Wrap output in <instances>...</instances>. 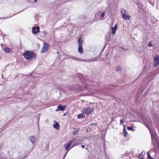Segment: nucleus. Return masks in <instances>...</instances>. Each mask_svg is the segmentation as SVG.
<instances>
[{"instance_id":"nucleus-1","label":"nucleus","mask_w":159,"mask_h":159,"mask_svg":"<svg viewBox=\"0 0 159 159\" xmlns=\"http://www.w3.org/2000/svg\"><path fill=\"white\" fill-rule=\"evenodd\" d=\"M23 56L26 59L30 60L34 58L36 54L34 52L27 51L23 54Z\"/></svg>"},{"instance_id":"nucleus-2","label":"nucleus","mask_w":159,"mask_h":159,"mask_svg":"<svg viewBox=\"0 0 159 159\" xmlns=\"http://www.w3.org/2000/svg\"><path fill=\"white\" fill-rule=\"evenodd\" d=\"M152 143L154 147V149L156 150L159 148V143L155 135L151 134Z\"/></svg>"},{"instance_id":"nucleus-3","label":"nucleus","mask_w":159,"mask_h":159,"mask_svg":"<svg viewBox=\"0 0 159 159\" xmlns=\"http://www.w3.org/2000/svg\"><path fill=\"white\" fill-rule=\"evenodd\" d=\"M94 110V109L93 107H87L83 108L81 111V112L84 115L86 114V115L88 116L92 113Z\"/></svg>"},{"instance_id":"nucleus-4","label":"nucleus","mask_w":159,"mask_h":159,"mask_svg":"<svg viewBox=\"0 0 159 159\" xmlns=\"http://www.w3.org/2000/svg\"><path fill=\"white\" fill-rule=\"evenodd\" d=\"M78 42L79 44L78 48L79 52L80 53H82L83 52L82 45L83 43V41L81 37L80 38H79L78 39Z\"/></svg>"},{"instance_id":"nucleus-5","label":"nucleus","mask_w":159,"mask_h":159,"mask_svg":"<svg viewBox=\"0 0 159 159\" xmlns=\"http://www.w3.org/2000/svg\"><path fill=\"white\" fill-rule=\"evenodd\" d=\"M121 13L122 14V16L123 19L125 20H130V16L128 14V15L126 14L127 12L126 10L124 8L122 9L121 10Z\"/></svg>"},{"instance_id":"nucleus-6","label":"nucleus","mask_w":159,"mask_h":159,"mask_svg":"<svg viewBox=\"0 0 159 159\" xmlns=\"http://www.w3.org/2000/svg\"><path fill=\"white\" fill-rule=\"evenodd\" d=\"M49 48V45L48 44L45 42L43 43V46L42 48L41 51V53H44L46 52Z\"/></svg>"},{"instance_id":"nucleus-7","label":"nucleus","mask_w":159,"mask_h":159,"mask_svg":"<svg viewBox=\"0 0 159 159\" xmlns=\"http://www.w3.org/2000/svg\"><path fill=\"white\" fill-rule=\"evenodd\" d=\"M74 140L75 139H73L72 140H70L68 142L67 144H65L64 147L66 150H67V152L69 150V149H68L69 147L70 146L71 144L73 142Z\"/></svg>"},{"instance_id":"nucleus-8","label":"nucleus","mask_w":159,"mask_h":159,"mask_svg":"<svg viewBox=\"0 0 159 159\" xmlns=\"http://www.w3.org/2000/svg\"><path fill=\"white\" fill-rule=\"evenodd\" d=\"M154 63L153 66L156 67L159 65V57L158 56L155 57L154 58Z\"/></svg>"},{"instance_id":"nucleus-9","label":"nucleus","mask_w":159,"mask_h":159,"mask_svg":"<svg viewBox=\"0 0 159 159\" xmlns=\"http://www.w3.org/2000/svg\"><path fill=\"white\" fill-rule=\"evenodd\" d=\"M39 31V27L38 26H36L32 28V33L34 34H36Z\"/></svg>"},{"instance_id":"nucleus-10","label":"nucleus","mask_w":159,"mask_h":159,"mask_svg":"<svg viewBox=\"0 0 159 159\" xmlns=\"http://www.w3.org/2000/svg\"><path fill=\"white\" fill-rule=\"evenodd\" d=\"M4 50L7 53H12L13 52V51L12 49H11L9 48L5 47L4 48Z\"/></svg>"},{"instance_id":"nucleus-11","label":"nucleus","mask_w":159,"mask_h":159,"mask_svg":"<svg viewBox=\"0 0 159 159\" xmlns=\"http://www.w3.org/2000/svg\"><path fill=\"white\" fill-rule=\"evenodd\" d=\"M60 111H64L66 109V106H62L61 105H59L57 107Z\"/></svg>"},{"instance_id":"nucleus-12","label":"nucleus","mask_w":159,"mask_h":159,"mask_svg":"<svg viewBox=\"0 0 159 159\" xmlns=\"http://www.w3.org/2000/svg\"><path fill=\"white\" fill-rule=\"evenodd\" d=\"M117 27H118V25L117 24H116L115 25L114 27H112L111 28V30L112 31V34L113 35H114L115 34L116 31L117 29Z\"/></svg>"},{"instance_id":"nucleus-13","label":"nucleus","mask_w":159,"mask_h":159,"mask_svg":"<svg viewBox=\"0 0 159 159\" xmlns=\"http://www.w3.org/2000/svg\"><path fill=\"white\" fill-rule=\"evenodd\" d=\"M30 141L33 143L35 142L36 140V137L34 136H32L30 137Z\"/></svg>"},{"instance_id":"nucleus-14","label":"nucleus","mask_w":159,"mask_h":159,"mask_svg":"<svg viewBox=\"0 0 159 159\" xmlns=\"http://www.w3.org/2000/svg\"><path fill=\"white\" fill-rule=\"evenodd\" d=\"M145 155V152H142L139 154V158L140 159H144L143 156Z\"/></svg>"},{"instance_id":"nucleus-15","label":"nucleus","mask_w":159,"mask_h":159,"mask_svg":"<svg viewBox=\"0 0 159 159\" xmlns=\"http://www.w3.org/2000/svg\"><path fill=\"white\" fill-rule=\"evenodd\" d=\"M54 127L57 129H59L60 128V125L58 123H56L55 125H53Z\"/></svg>"},{"instance_id":"nucleus-16","label":"nucleus","mask_w":159,"mask_h":159,"mask_svg":"<svg viewBox=\"0 0 159 159\" xmlns=\"http://www.w3.org/2000/svg\"><path fill=\"white\" fill-rule=\"evenodd\" d=\"M123 133H124V136L125 137L127 136L128 135V133L125 128H124L123 129Z\"/></svg>"},{"instance_id":"nucleus-17","label":"nucleus","mask_w":159,"mask_h":159,"mask_svg":"<svg viewBox=\"0 0 159 159\" xmlns=\"http://www.w3.org/2000/svg\"><path fill=\"white\" fill-rule=\"evenodd\" d=\"M84 114H83V113L82 114H79L78 115V118H83L84 117H85V116L84 115H83Z\"/></svg>"},{"instance_id":"nucleus-18","label":"nucleus","mask_w":159,"mask_h":159,"mask_svg":"<svg viewBox=\"0 0 159 159\" xmlns=\"http://www.w3.org/2000/svg\"><path fill=\"white\" fill-rule=\"evenodd\" d=\"M78 131L79 130L78 129L75 130L73 131V135H75L78 133Z\"/></svg>"},{"instance_id":"nucleus-19","label":"nucleus","mask_w":159,"mask_h":159,"mask_svg":"<svg viewBox=\"0 0 159 159\" xmlns=\"http://www.w3.org/2000/svg\"><path fill=\"white\" fill-rule=\"evenodd\" d=\"M73 59L79 61H83V60L82 59L77 58H76V57H74Z\"/></svg>"},{"instance_id":"nucleus-20","label":"nucleus","mask_w":159,"mask_h":159,"mask_svg":"<svg viewBox=\"0 0 159 159\" xmlns=\"http://www.w3.org/2000/svg\"><path fill=\"white\" fill-rule=\"evenodd\" d=\"M120 67L119 66L116 67L115 68V70L116 71H118L119 70H120Z\"/></svg>"},{"instance_id":"nucleus-21","label":"nucleus","mask_w":159,"mask_h":159,"mask_svg":"<svg viewBox=\"0 0 159 159\" xmlns=\"http://www.w3.org/2000/svg\"><path fill=\"white\" fill-rule=\"evenodd\" d=\"M127 129L129 130H133V127H127Z\"/></svg>"},{"instance_id":"nucleus-22","label":"nucleus","mask_w":159,"mask_h":159,"mask_svg":"<svg viewBox=\"0 0 159 159\" xmlns=\"http://www.w3.org/2000/svg\"><path fill=\"white\" fill-rule=\"evenodd\" d=\"M124 119H122V118H121L120 120V125L121 124H123L124 122Z\"/></svg>"},{"instance_id":"nucleus-23","label":"nucleus","mask_w":159,"mask_h":159,"mask_svg":"<svg viewBox=\"0 0 159 159\" xmlns=\"http://www.w3.org/2000/svg\"><path fill=\"white\" fill-rule=\"evenodd\" d=\"M94 125L95 126H98V124L97 123H92L91 124H90V125L91 126V125Z\"/></svg>"},{"instance_id":"nucleus-24","label":"nucleus","mask_w":159,"mask_h":159,"mask_svg":"<svg viewBox=\"0 0 159 159\" xmlns=\"http://www.w3.org/2000/svg\"><path fill=\"white\" fill-rule=\"evenodd\" d=\"M148 46L149 47H151L153 46V45L151 44V42H150L148 44Z\"/></svg>"},{"instance_id":"nucleus-25","label":"nucleus","mask_w":159,"mask_h":159,"mask_svg":"<svg viewBox=\"0 0 159 159\" xmlns=\"http://www.w3.org/2000/svg\"><path fill=\"white\" fill-rule=\"evenodd\" d=\"M147 155H148V158H150V159H152V158L151 157L150 155L148 153H147Z\"/></svg>"},{"instance_id":"nucleus-26","label":"nucleus","mask_w":159,"mask_h":159,"mask_svg":"<svg viewBox=\"0 0 159 159\" xmlns=\"http://www.w3.org/2000/svg\"><path fill=\"white\" fill-rule=\"evenodd\" d=\"M105 14V12H104L102 13L101 16V17H102L103 18L104 17Z\"/></svg>"},{"instance_id":"nucleus-27","label":"nucleus","mask_w":159,"mask_h":159,"mask_svg":"<svg viewBox=\"0 0 159 159\" xmlns=\"http://www.w3.org/2000/svg\"><path fill=\"white\" fill-rule=\"evenodd\" d=\"M43 33L44 36L46 34V33L45 32H43Z\"/></svg>"},{"instance_id":"nucleus-28","label":"nucleus","mask_w":159,"mask_h":159,"mask_svg":"<svg viewBox=\"0 0 159 159\" xmlns=\"http://www.w3.org/2000/svg\"><path fill=\"white\" fill-rule=\"evenodd\" d=\"M82 148H84V145H82L81 146Z\"/></svg>"},{"instance_id":"nucleus-29","label":"nucleus","mask_w":159,"mask_h":159,"mask_svg":"<svg viewBox=\"0 0 159 159\" xmlns=\"http://www.w3.org/2000/svg\"><path fill=\"white\" fill-rule=\"evenodd\" d=\"M59 110V109H58V108H57V109H56V111H58Z\"/></svg>"},{"instance_id":"nucleus-30","label":"nucleus","mask_w":159,"mask_h":159,"mask_svg":"<svg viewBox=\"0 0 159 159\" xmlns=\"http://www.w3.org/2000/svg\"><path fill=\"white\" fill-rule=\"evenodd\" d=\"M37 0H34V2H37Z\"/></svg>"},{"instance_id":"nucleus-31","label":"nucleus","mask_w":159,"mask_h":159,"mask_svg":"<svg viewBox=\"0 0 159 159\" xmlns=\"http://www.w3.org/2000/svg\"><path fill=\"white\" fill-rule=\"evenodd\" d=\"M74 146H75V145L72 146V147L70 148H72V147H73Z\"/></svg>"}]
</instances>
